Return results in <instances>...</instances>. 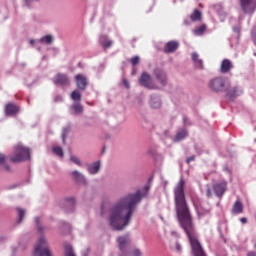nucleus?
<instances>
[{"instance_id":"nucleus-1","label":"nucleus","mask_w":256,"mask_h":256,"mask_svg":"<svg viewBox=\"0 0 256 256\" xmlns=\"http://www.w3.org/2000/svg\"><path fill=\"white\" fill-rule=\"evenodd\" d=\"M174 205L178 222L190 241L193 255L207 256L205 250H203V246H201V243L197 240L195 224L193 223V214L187 203V198L185 197V179L183 178L180 179L174 188Z\"/></svg>"},{"instance_id":"nucleus-2","label":"nucleus","mask_w":256,"mask_h":256,"mask_svg":"<svg viewBox=\"0 0 256 256\" xmlns=\"http://www.w3.org/2000/svg\"><path fill=\"white\" fill-rule=\"evenodd\" d=\"M148 190L146 187L145 192L138 190L134 194H128L111 206L107 221L114 231H123L131 223L135 207L141 203L143 197H147Z\"/></svg>"},{"instance_id":"nucleus-3","label":"nucleus","mask_w":256,"mask_h":256,"mask_svg":"<svg viewBox=\"0 0 256 256\" xmlns=\"http://www.w3.org/2000/svg\"><path fill=\"white\" fill-rule=\"evenodd\" d=\"M28 159H31V150L21 144L16 145L14 155L10 157L11 163H22V161H27Z\"/></svg>"},{"instance_id":"nucleus-4","label":"nucleus","mask_w":256,"mask_h":256,"mask_svg":"<svg viewBox=\"0 0 256 256\" xmlns=\"http://www.w3.org/2000/svg\"><path fill=\"white\" fill-rule=\"evenodd\" d=\"M208 87L214 93H224L229 89V82L223 77H216L209 81Z\"/></svg>"},{"instance_id":"nucleus-5","label":"nucleus","mask_w":256,"mask_h":256,"mask_svg":"<svg viewBox=\"0 0 256 256\" xmlns=\"http://www.w3.org/2000/svg\"><path fill=\"white\" fill-rule=\"evenodd\" d=\"M35 256H53L49 244L44 237H40L38 243L35 245Z\"/></svg>"},{"instance_id":"nucleus-6","label":"nucleus","mask_w":256,"mask_h":256,"mask_svg":"<svg viewBox=\"0 0 256 256\" xmlns=\"http://www.w3.org/2000/svg\"><path fill=\"white\" fill-rule=\"evenodd\" d=\"M213 191L216 196L221 199L225 195V192L227 191V181L222 180L220 182H217L213 185Z\"/></svg>"},{"instance_id":"nucleus-7","label":"nucleus","mask_w":256,"mask_h":256,"mask_svg":"<svg viewBox=\"0 0 256 256\" xmlns=\"http://www.w3.org/2000/svg\"><path fill=\"white\" fill-rule=\"evenodd\" d=\"M240 5L244 13H255L256 0H240Z\"/></svg>"},{"instance_id":"nucleus-8","label":"nucleus","mask_w":256,"mask_h":256,"mask_svg":"<svg viewBox=\"0 0 256 256\" xmlns=\"http://www.w3.org/2000/svg\"><path fill=\"white\" fill-rule=\"evenodd\" d=\"M224 93H226L227 99L230 101H233L235 97H239V94L241 93V90H239V87L237 86H231V83L229 82V86L227 90H224Z\"/></svg>"},{"instance_id":"nucleus-9","label":"nucleus","mask_w":256,"mask_h":256,"mask_svg":"<svg viewBox=\"0 0 256 256\" xmlns=\"http://www.w3.org/2000/svg\"><path fill=\"white\" fill-rule=\"evenodd\" d=\"M75 79L77 87L80 88L81 91H85L87 89V85H89L87 77L83 76V74H78Z\"/></svg>"},{"instance_id":"nucleus-10","label":"nucleus","mask_w":256,"mask_h":256,"mask_svg":"<svg viewBox=\"0 0 256 256\" xmlns=\"http://www.w3.org/2000/svg\"><path fill=\"white\" fill-rule=\"evenodd\" d=\"M54 83L55 85L65 87V85H69V77H67L65 74L59 73L54 77Z\"/></svg>"},{"instance_id":"nucleus-11","label":"nucleus","mask_w":256,"mask_h":256,"mask_svg":"<svg viewBox=\"0 0 256 256\" xmlns=\"http://www.w3.org/2000/svg\"><path fill=\"white\" fill-rule=\"evenodd\" d=\"M117 241L120 251H122V253H125V249H127V244L131 243L129 235L120 236L118 237Z\"/></svg>"},{"instance_id":"nucleus-12","label":"nucleus","mask_w":256,"mask_h":256,"mask_svg":"<svg viewBox=\"0 0 256 256\" xmlns=\"http://www.w3.org/2000/svg\"><path fill=\"white\" fill-rule=\"evenodd\" d=\"M179 49V42L169 41L164 47V53H175Z\"/></svg>"},{"instance_id":"nucleus-13","label":"nucleus","mask_w":256,"mask_h":256,"mask_svg":"<svg viewBox=\"0 0 256 256\" xmlns=\"http://www.w3.org/2000/svg\"><path fill=\"white\" fill-rule=\"evenodd\" d=\"M140 84L147 89H153V86L151 85V76L147 73L141 75Z\"/></svg>"},{"instance_id":"nucleus-14","label":"nucleus","mask_w":256,"mask_h":256,"mask_svg":"<svg viewBox=\"0 0 256 256\" xmlns=\"http://www.w3.org/2000/svg\"><path fill=\"white\" fill-rule=\"evenodd\" d=\"M231 69H233V62L229 59H224L220 67L221 73H230Z\"/></svg>"},{"instance_id":"nucleus-15","label":"nucleus","mask_w":256,"mask_h":256,"mask_svg":"<svg viewBox=\"0 0 256 256\" xmlns=\"http://www.w3.org/2000/svg\"><path fill=\"white\" fill-rule=\"evenodd\" d=\"M155 75H156L157 81H159V83H161V85H163V86L167 85V75L165 74V72L163 70L156 69Z\"/></svg>"},{"instance_id":"nucleus-16","label":"nucleus","mask_w":256,"mask_h":256,"mask_svg":"<svg viewBox=\"0 0 256 256\" xmlns=\"http://www.w3.org/2000/svg\"><path fill=\"white\" fill-rule=\"evenodd\" d=\"M6 115H17L19 113V106L15 105V104H7L6 105Z\"/></svg>"},{"instance_id":"nucleus-17","label":"nucleus","mask_w":256,"mask_h":256,"mask_svg":"<svg viewBox=\"0 0 256 256\" xmlns=\"http://www.w3.org/2000/svg\"><path fill=\"white\" fill-rule=\"evenodd\" d=\"M101 169V162L97 161L88 166V171L90 175H97Z\"/></svg>"},{"instance_id":"nucleus-18","label":"nucleus","mask_w":256,"mask_h":256,"mask_svg":"<svg viewBox=\"0 0 256 256\" xmlns=\"http://www.w3.org/2000/svg\"><path fill=\"white\" fill-rule=\"evenodd\" d=\"M231 213L233 215H239L240 213H243V203L239 200L236 201L232 206Z\"/></svg>"},{"instance_id":"nucleus-19","label":"nucleus","mask_w":256,"mask_h":256,"mask_svg":"<svg viewBox=\"0 0 256 256\" xmlns=\"http://www.w3.org/2000/svg\"><path fill=\"white\" fill-rule=\"evenodd\" d=\"M100 43L104 49H109L113 45V41L108 40L107 35H102L100 37Z\"/></svg>"},{"instance_id":"nucleus-20","label":"nucleus","mask_w":256,"mask_h":256,"mask_svg":"<svg viewBox=\"0 0 256 256\" xmlns=\"http://www.w3.org/2000/svg\"><path fill=\"white\" fill-rule=\"evenodd\" d=\"M72 177L74 181H77V183H83L85 184V176L81 174L79 171L75 170L72 172Z\"/></svg>"},{"instance_id":"nucleus-21","label":"nucleus","mask_w":256,"mask_h":256,"mask_svg":"<svg viewBox=\"0 0 256 256\" xmlns=\"http://www.w3.org/2000/svg\"><path fill=\"white\" fill-rule=\"evenodd\" d=\"M192 60L198 69H203V60L199 59V54L192 53Z\"/></svg>"},{"instance_id":"nucleus-22","label":"nucleus","mask_w":256,"mask_h":256,"mask_svg":"<svg viewBox=\"0 0 256 256\" xmlns=\"http://www.w3.org/2000/svg\"><path fill=\"white\" fill-rule=\"evenodd\" d=\"M201 17H203V14L197 9L190 15L191 21H201Z\"/></svg>"},{"instance_id":"nucleus-23","label":"nucleus","mask_w":256,"mask_h":256,"mask_svg":"<svg viewBox=\"0 0 256 256\" xmlns=\"http://www.w3.org/2000/svg\"><path fill=\"white\" fill-rule=\"evenodd\" d=\"M0 165H3L6 171H11V167L7 165V156L5 154H0Z\"/></svg>"},{"instance_id":"nucleus-24","label":"nucleus","mask_w":256,"mask_h":256,"mask_svg":"<svg viewBox=\"0 0 256 256\" xmlns=\"http://www.w3.org/2000/svg\"><path fill=\"white\" fill-rule=\"evenodd\" d=\"M73 111L76 113V115H81L83 113V106H81V103L76 102L72 105Z\"/></svg>"},{"instance_id":"nucleus-25","label":"nucleus","mask_w":256,"mask_h":256,"mask_svg":"<svg viewBox=\"0 0 256 256\" xmlns=\"http://www.w3.org/2000/svg\"><path fill=\"white\" fill-rule=\"evenodd\" d=\"M40 43H46V45H51L53 43V36L46 35L40 39Z\"/></svg>"},{"instance_id":"nucleus-26","label":"nucleus","mask_w":256,"mask_h":256,"mask_svg":"<svg viewBox=\"0 0 256 256\" xmlns=\"http://www.w3.org/2000/svg\"><path fill=\"white\" fill-rule=\"evenodd\" d=\"M187 137V132L186 130H182L178 134H176L174 141H182V139H185Z\"/></svg>"},{"instance_id":"nucleus-27","label":"nucleus","mask_w":256,"mask_h":256,"mask_svg":"<svg viewBox=\"0 0 256 256\" xmlns=\"http://www.w3.org/2000/svg\"><path fill=\"white\" fill-rule=\"evenodd\" d=\"M71 99H73V101H81V93L79 92V90H74L72 92Z\"/></svg>"},{"instance_id":"nucleus-28","label":"nucleus","mask_w":256,"mask_h":256,"mask_svg":"<svg viewBox=\"0 0 256 256\" xmlns=\"http://www.w3.org/2000/svg\"><path fill=\"white\" fill-rule=\"evenodd\" d=\"M64 255L65 256H75V254L73 253V248L70 245L65 246Z\"/></svg>"},{"instance_id":"nucleus-29","label":"nucleus","mask_w":256,"mask_h":256,"mask_svg":"<svg viewBox=\"0 0 256 256\" xmlns=\"http://www.w3.org/2000/svg\"><path fill=\"white\" fill-rule=\"evenodd\" d=\"M205 25H202L194 30L195 35H203L205 33Z\"/></svg>"},{"instance_id":"nucleus-30","label":"nucleus","mask_w":256,"mask_h":256,"mask_svg":"<svg viewBox=\"0 0 256 256\" xmlns=\"http://www.w3.org/2000/svg\"><path fill=\"white\" fill-rule=\"evenodd\" d=\"M148 155H151V157H157V147L152 146L148 149Z\"/></svg>"},{"instance_id":"nucleus-31","label":"nucleus","mask_w":256,"mask_h":256,"mask_svg":"<svg viewBox=\"0 0 256 256\" xmlns=\"http://www.w3.org/2000/svg\"><path fill=\"white\" fill-rule=\"evenodd\" d=\"M53 153L58 155V157H63V149L61 147H53Z\"/></svg>"},{"instance_id":"nucleus-32","label":"nucleus","mask_w":256,"mask_h":256,"mask_svg":"<svg viewBox=\"0 0 256 256\" xmlns=\"http://www.w3.org/2000/svg\"><path fill=\"white\" fill-rule=\"evenodd\" d=\"M65 205L67 207H73V205H75V198H73V197L67 198L65 200Z\"/></svg>"},{"instance_id":"nucleus-33","label":"nucleus","mask_w":256,"mask_h":256,"mask_svg":"<svg viewBox=\"0 0 256 256\" xmlns=\"http://www.w3.org/2000/svg\"><path fill=\"white\" fill-rule=\"evenodd\" d=\"M18 223H21L23 221V217H25V210L18 208Z\"/></svg>"},{"instance_id":"nucleus-34","label":"nucleus","mask_w":256,"mask_h":256,"mask_svg":"<svg viewBox=\"0 0 256 256\" xmlns=\"http://www.w3.org/2000/svg\"><path fill=\"white\" fill-rule=\"evenodd\" d=\"M37 229L39 233H43V226H41V219L39 217L35 218Z\"/></svg>"},{"instance_id":"nucleus-35","label":"nucleus","mask_w":256,"mask_h":256,"mask_svg":"<svg viewBox=\"0 0 256 256\" xmlns=\"http://www.w3.org/2000/svg\"><path fill=\"white\" fill-rule=\"evenodd\" d=\"M70 160L75 163L76 165H78L79 167H81L82 163L81 160L79 159V157L77 156H71Z\"/></svg>"},{"instance_id":"nucleus-36","label":"nucleus","mask_w":256,"mask_h":256,"mask_svg":"<svg viewBox=\"0 0 256 256\" xmlns=\"http://www.w3.org/2000/svg\"><path fill=\"white\" fill-rule=\"evenodd\" d=\"M130 63L135 67V65H139V56H135L130 60Z\"/></svg>"},{"instance_id":"nucleus-37","label":"nucleus","mask_w":256,"mask_h":256,"mask_svg":"<svg viewBox=\"0 0 256 256\" xmlns=\"http://www.w3.org/2000/svg\"><path fill=\"white\" fill-rule=\"evenodd\" d=\"M68 133H69V128H64L63 133H62L64 143H65V139H66Z\"/></svg>"},{"instance_id":"nucleus-38","label":"nucleus","mask_w":256,"mask_h":256,"mask_svg":"<svg viewBox=\"0 0 256 256\" xmlns=\"http://www.w3.org/2000/svg\"><path fill=\"white\" fill-rule=\"evenodd\" d=\"M152 107L154 108V109H159L160 107H161V102H154V103H152Z\"/></svg>"},{"instance_id":"nucleus-39","label":"nucleus","mask_w":256,"mask_h":256,"mask_svg":"<svg viewBox=\"0 0 256 256\" xmlns=\"http://www.w3.org/2000/svg\"><path fill=\"white\" fill-rule=\"evenodd\" d=\"M132 256H141V251H139L138 249H134L132 251Z\"/></svg>"},{"instance_id":"nucleus-40","label":"nucleus","mask_w":256,"mask_h":256,"mask_svg":"<svg viewBox=\"0 0 256 256\" xmlns=\"http://www.w3.org/2000/svg\"><path fill=\"white\" fill-rule=\"evenodd\" d=\"M191 161H195V155L190 156L186 159V163L189 165V163H191Z\"/></svg>"},{"instance_id":"nucleus-41","label":"nucleus","mask_w":256,"mask_h":256,"mask_svg":"<svg viewBox=\"0 0 256 256\" xmlns=\"http://www.w3.org/2000/svg\"><path fill=\"white\" fill-rule=\"evenodd\" d=\"M206 195H207V197H212V192H211V188H208L207 190H206Z\"/></svg>"},{"instance_id":"nucleus-42","label":"nucleus","mask_w":256,"mask_h":256,"mask_svg":"<svg viewBox=\"0 0 256 256\" xmlns=\"http://www.w3.org/2000/svg\"><path fill=\"white\" fill-rule=\"evenodd\" d=\"M184 125H191V123H189V119L187 117L184 116Z\"/></svg>"},{"instance_id":"nucleus-43","label":"nucleus","mask_w":256,"mask_h":256,"mask_svg":"<svg viewBox=\"0 0 256 256\" xmlns=\"http://www.w3.org/2000/svg\"><path fill=\"white\" fill-rule=\"evenodd\" d=\"M246 256H256V252L255 251H249Z\"/></svg>"},{"instance_id":"nucleus-44","label":"nucleus","mask_w":256,"mask_h":256,"mask_svg":"<svg viewBox=\"0 0 256 256\" xmlns=\"http://www.w3.org/2000/svg\"><path fill=\"white\" fill-rule=\"evenodd\" d=\"M55 101H56V103L59 102V101H63V97L62 96H56Z\"/></svg>"},{"instance_id":"nucleus-45","label":"nucleus","mask_w":256,"mask_h":256,"mask_svg":"<svg viewBox=\"0 0 256 256\" xmlns=\"http://www.w3.org/2000/svg\"><path fill=\"white\" fill-rule=\"evenodd\" d=\"M240 221H241V223L245 224V223H247V218L243 217L240 219Z\"/></svg>"},{"instance_id":"nucleus-46","label":"nucleus","mask_w":256,"mask_h":256,"mask_svg":"<svg viewBox=\"0 0 256 256\" xmlns=\"http://www.w3.org/2000/svg\"><path fill=\"white\" fill-rule=\"evenodd\" d=\"M124 85H125V87H127V89H129V81L124 80Z\"/></svg>"},{"instance_id":"nucleus-47","label":"nucleus","mask_w":256,"mask_h":256,"mask_svg":"<svg viewBox=\"0 0 256 256\" xmlns=\"http://www.w3.org/2000/svg\"><path fill=\"white\" fill-rule=\"evenodd\" d=\"M176 249L177 251H181V245L179 243H176Z\"/></svg>"},{"instance_id":"nucleus-48","label":"nucleus","mask_w":256,"mask_h":256,"mask_svg":"<svg viewBox=\"0 0 256 256\" xmlns=\"http://www.w3.org/2000/svg\"><path fill=\"white\" fill-rule=\"evenodd\" d=\"M30 43H31V45H33V43H35V41L34 40H30Z\"/></svg>"},{"instance_id":"nucleus-49","label":"nucleus","mask_w":256,"mask_h":256,"mask_svg":"<svg viewBox=\"0 0 256 256\" xmlns=\"http://www.w3.org/2000/svg\"><path fill=\"white\" fill-rule=\"evenodd\" d=\"M255 44H256V39H255Z\"/></svg>"}]
</instances>
